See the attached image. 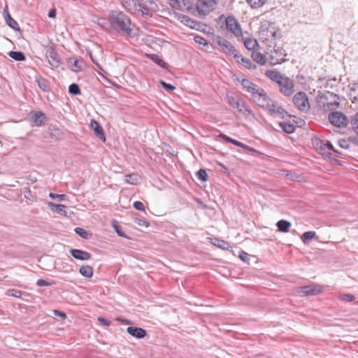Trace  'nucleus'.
Returning a JSON list of instances; mask_svg holds the SVG:
<instances>
[{"mask_svg": "<svg viewBox=\"0 0 358 358\" xmlns=\"http://www.w3.org/2000/svg\"><path fill=\"white\" fill-rule=\"evenodd\" d=\"M109 21L111 27L121 36H136L135 25L131 24L130 18L123 12L111 11L109 14Z\"/></svg>", "mask_w": 358, "mask_h": 358, "instance_id": "nucleus-1", "label": "nucleus"}, {"mask_svg": "<svg viewBox=\"0 0 358 358\" xmlns=\"http://www.w3.org/2000/svg\"><path fill=\"white\" fill-rule=\"evenodd\" d=\"M224 20L221 25L222 29H225L227 31L233 34L236 37L242 36V29L241 24L238 23L237 20L232 15H229L225 17L224 15L219 17V21L222 22Z\"/></svg>", "mask_w": 358, "mask_h": 358, "instance_id": "nucleus-2", "label": "nucleus"}, {"mask_svg": "<svg viewBox=\"0 0 358 358\" xmlns=\"http://www.w3.org/2000/svg\"><path fill=\"white\" fill-rule=\"evenodd\" d=\"M227 101L232 108H236L238 113L244 117L253 116L249 106L241 98L227 95Z\"/></svg>", "mask_w": 358, "mask_h": 358, "instance_id": "nucleus-3", "label": "nucleus"}, {"mask_svg": "<svg viewBox=\"0 0 358 358\" xmlns=\"http://www.w3.org/2000/svg\"><path fill=\"white\" fill-rule=\"evenodd\" d=\"M267 54L268 55V62L273 66L281 64L286 60L287 54L281 46L275 45L273 49Z\"/></svg>", "mask_w": 358, "mask_h": 358, "instance_id": "nucleus-4", "label": "nucleus"}, {"mask_svg": "<svg viewBox=\"0 0 358 358\" xmlns=\"http://www.w3.org/2000/svg\"><path fill=\"white\" fill-rule=\"evenodd\" d=\"M215 42L217 44L224 52L227 53L230 55H232L236 59H239L240 53L238 51L234 48V46L227 39L217 37Z\"/></svg>", "mask_w": 358, "mask_h": 358, "instance_id": "nucleus-5", "label": "nucleus"}, {"mask_svg": "<svg viewBox=\"0 0 358 358\" xmlns=\"http://www.w3.org/2000/svg\"><path fill=\"white\" fill-rule=\"evenodd\" d=\"M293 103L301 111L306 112L310 108L308 96L303 92H299L294 96Z\"/></svg>", "mask_w": 358, "mask_h": 358, "instance_id": "nucleus-6", "label": "nucleus"}, {"mask_svg": "<svg viewBox=\"0 0 358 358\" xmlns=\"http://www.w3.org/2000/svg\"><path fill=\"white\" fill-rule=\"evenodd\" d=\"M329 122L335 127H345L349 123V120L341 112L336 111L331 112L329 114Z\"/></svg>", "mask_w": 358, "mask_h": 358, "instance_id": "nucleus-7", "label": "nucleus"}, {"mask_svg": "<svg viewBox=\"0 0 358 358\" xmlns=\"http://www.w3.org/2000/svg\"><path fill=\"white\" fill-rule=\"evenodd\" d=\"M278 84L280 92L285 96H290L294 92V83L289 78L283 76Z\"/></svg>", "mask_w": 358, "mask_h": 358, "instance_id": "nucleus-8", "label": "nucleus"}, {"mask_svg": "<svg viewBox=\"0 0 358 358\" xmlns=\"http://www.w3.org/2000/svg\"><path fill=\"white\" fill-rule=\"evenodd\" d=\"M216 5V0H198L196 9L200 15H206L215 8Z\"/></svg>", "mask_w": 358, "mask_h": 358, "instance_id": "nucleus-9", "label": "nucleus"}, {"mask_svg": "<svg viewBox=\"0 0 358 358\" xmlns=\"http://www.w3.org/2000/svg\"><path fill=\"white\" fill-rule=\"evenodd\" d=\"M122 6L130 13H136L141 12L143 14L147 13L144 10L146 9L143 6L141 0H120Z\"/></svg>", "mask_w": 358, "mask_h": 358, "instance_id": "nucleus-10", "label": "nucleus"}, {"mask_svg": "<svg viewBox=\"0 0 358 358\" xmlns=\"http://www.w3.org/2000/svg\"><path fill=\"white\" fill-rule=\"evenodd\" d=\"M253 101L261 108L266 109L273 101L266 94V92L260 88L252 96Z\"/></svg>", "mask_w": 358, "mask_h": 358, "instance_id": "nucleus-11", "label": "nucleus"}, {"mask_svg": "<svg viewBox=\"0 0 358 358\" xmlns=\"http://www.w3.org/2000/svg\"><path fill=\"white\" fill-rule=\"evenodd\" d=\"M46 57L52 68H57L62 64L60 57L53 47L48 48Z\"/></svg>", "mask_w": 358, "mask_h": 358, "instance_id": "nucleus-12", "label": "nucleus"}, {"mask_svg": "<svg viewBox=\"0 0 358 358\" xmlns=\"http://www.w3.org/2000/svg\"><path fill=\"white\" fill-rule=\"evenodd\" d=\"M322 287L319 285H310L299 288V292L302 296H313L322 292Z\"/></svg>", "mask_w": 358, "mask_h": 358, "instance_id": "nucleus-13", "label": "nucleus"}, {"mask_svg": "<svg viewBox=\"0 0 358 358\" xmlns=\"http://www.w3.org/2000/svg\"><path fill=\"white\" fill-rule=\"evenodd\" d=\"M266 110H268L271 115L275 117H281L283 118L285 115H287V113L274 101H271V103H270Z\"/></svg>", "mask_w": 358, "mask_h": 358, "instance_id": "nucleus-14", "label": "nucleus"}, {"mask_svg": "<svg viewBox=\"0 0 358 358\" xmlns=\"http://www.w3.org/2000/svg\"><path fill=\"white\" fill-rule=\"evenodd\" d=\"M3 15L8 26L15 31H20V28L17 22L11 17L8 12V6H6L3 10Z\"/></svg>", "mask_w": 358, "mask_h": 358, "instance_id": "nucleus-15", "label": "nucleus"}, {"mask_svg": "<svg viewBox=\"0 0 358 358\" xmlns=\"http://www.w3.org/2000/svg\"><path fill=\"white\" fill-rule=\"evenodd\" d=\"M31 120L34 125L40 127L45 124V115L41 111H31L30 113Z\"/></svg>", "mask_w": 358, "mask_h": 358, "instance_id": "nucleus-16", "label": "nucleus"}, {"mask_svg": "<svg viewBox=\"0 0 358 358\" xmlns=\"http://www.w3.org/2000/svg\"><path fill=\"white\" fill-rule=\"evenodd\" d=\"M260 38L264 41H269L275 39L277 37V35H280L276 31L274 30V28H262L259 31Z\"/></svg>", "mask_w": 358, "mask_h": 358, "instance_id": "nucleus-17", "label": "nucleus"}, {"mask_svg": "<svg viewBox=\"0 0 358 358\" xmlns=\"http://www.w3.org/2000/svg\"><path fill=\"white\" fill-rule=\"evenodd\" d=\"M72 257L76 259L86 261L91 258V254L87 251L78 249H71L69 251Z\"/></svg>", "mask_w": 358, "mask_h": 358, "instance_id": "nucleus-18", "label": "nucleus"}, {"mask_svg": "<svg viewBox=\"0 0 358 358\" xmlns=\"http://www.w3.org/2000/svg\"><path fill=\"white\" fill-rule=\"evenodd\" d=\"M241 83L245 90L251 93L252 96L256 93L257 91L260 89V87H259L257 85L254 84L250 80L246 78L242 79Z\"/></svg>", "mask_w": 358, "mask_h": 358, "instance_id": "nucleus-19", "label": "nucleus"}, {"mask_svg": "<svg viewBox=\"0 0 358 358\" xmlns=\"http://www.w3.org/2000/svg\"><path fill=\"white\" fill-rule=\"evenodd\" d=\"M128 334L137 338H143L146 335V331L136 327H129L127 329Z\"/></svg>", "mask_w": 358, "mask_h": 358, "instance_id": "nucleus-20", "label": "nucleus"}, {"mask_svg": "<svg viewBox=\"0 0 358 358\" xmlns=\"http://www.w3.org/2000/svg\"><path fill=\"white\" fill-rule=\"evenodd\" d=\"M169 5L176 10L188 9L189 6L187 5L189 1L186 0H169Z\"/></svg>", "mask_w": 358, "mask_h": 358, "instance_id": "nucleus-21", "label": "nucleus"}, {"mask_svg": "<svg viewBox=\"0 0 358 358\" xmlns=\"http://www.w3.org/2000/svg\"><path fill=\"white\" fill-rule=\"evenodd\" d=\"M90 126H91V128L94 130L96 136L99 138H100L104 141H105L104 132H103L102 127L98 123V122H96L95 120H92L90 122Z\"/></svg>", "mask_w": 358, "mask_h": 358, "instance_id": "nucleus-22", "label": "nucleus"}, {"mask_svg": "<svg viewBox=\"0 0 358 358\" xmlns=\"http://www.w3.org/2000/svg\"><path fill=\"white\" fill-rule=\"evenodd\" d=\"M48 205L52 212L57 213L62 215H66V206L63 204H56L52 201L48 202Z\"/></svg>", "mask_w": 358, "mask_h": 358, "instance_id": "nucleus-23", "label": "nucleus"}, {"mask_svg": "<svg viewBox=\"0 0 358 358\" xmlns=\"http://www.w3.org/2000/svg\"><path fill=\"white\" fill-rule=\"evenodd\" d=\"M251 57L255 62L262 66L266 64V62L268 61V58H266L265 55L257 50H253L252 52Z\"/></svg>", "mask_w": 358, "mask_h": 358, "instance_id": "nucleus-24", "label": "nucleus"}, {"mask_svg": "<svg viewBox=\"0 0 358 358\" xmlns=\"http://www.w3.org/2000/svg\"><path fill=\"white\" fill-rule=\"evenodd\" d=\"M349 96L352 102L358 105V83L351 84Z\"/></svg>", "mask_w": 358, "mask_h": 358, "instance_id": "nucleus-25", "label": "nucleus"}, {"mask_svg": "<svg viewBox=\"0 0 358 358\" xmlns=\"http://www.w3.org/2000/svg\"><path fill=\"white\" fill-rule=\"evenodd\" d=\"M148 57L162 68L165 69H168V64L158 55L150 54L148 55Z\"/></svg>", "mask_w": 358, "mask_h": 358, "instance_id": "nucleus-26", "label": "nucleus"}, {"mask_svg": "<svg viewBox=\"0 0 358 358\" xmlns=\"http://www.w3.org/2000/svg\"><path fill=\"white\" fill-rule=\"evenodd\" d=\"M80 273L86 278H91L93 275L94 269L91 266H81L79 269Z\"/></svg>", "mask_w": 358, "mask_h": 358, "instance_id": "nucleus-27", "label": "nucleus"}, {"mask_svg": "<svg viewBox=\"0 0 358 358\" xmlns=\"http://www.w3.org/2000/svg\"><path fill=\"white\" fill-rule=\"evenodd\" d=\"M212 243L214 245L226 250H228L231 248L228 242L217 238L212 240Z\"/></svg>", "mask_w": 358, "mask_h": 358, "instance_id": "nucleus-28", "label": "nucleus"}, {"mask_svg": "<svg viewBox=\"0 0 358 358\" xmlns=\"http://www.w3.org/2000/svg\"><path fill=\"white\" fill-rule=\"evenodd\" d=\"M276 226L278 231L285 233L289 231L291 223L285 220H281L277 222Z\"/></svg>", "mask_w": 358, "mask_h": 358, "instance_id": "nucleus-29", "label": "nucleus"}, {"mask_svg": "<svg viewBox=\"0 0 358 358\" xmlns=\"http://www.w3.org/2000/svg\"><path fill=\"white\" fill-rule=\"evenodd\" d=\"M266 76L277 83H278L280 80L283 77L282 75L273 70L267 71L266 72Z\"/></svg>", "mask_w": 358, "mask_h": 358, "instance_id": "nucleus-30", "label": "nucleus"}, {"mask_svg": "<svg viewBox=\"0 0 358 358\" xmlns=\"http://www.w3.org/2000/svg\"><path fill=\"white\" fill-rule=\"evenodd\" d=\"M237 62H241L245 68L248 69H252L256 68V65L252 64V61H250L249 59L243 57V55L241 54L239 59H237Z\"/></svg>", "mask_w": 358, "mask_h": 358, "instance_id": "nucleus-31", "label": "nucleus"}, {"mask_svg": "<svg viewBox=\"0 0 358 358\" xmlns=\"http://www.w3.org/2000/svg\"><path fill=\"white\" fill-rule=\"evenodd\" d=\"M245 47L250 50H255V48L258 46V43L256 39L252 38H247L244 40Z\"/></svg>", "mask_w": 358, "mask_h": 358, "instance_id": "nucleus-32", "label": "nucleus"}, {"mask_svg": "<svg viewBox=\"0 0 358 358\" xmlns=\"http://www.w3.org/2000/svg\"><path fill=\"white\" fill-rule=\"evenodd\" d=\"M8 55L10 58L17 62H22L26 59L24 53L20 51H10Z\"/></svg>", "mask_w": 358, "mask_h": 358, "instance_id": "nucleus-33", "label": "nucleus"}, {"mask_svg": "<svg viewBox=\"0 0 358 358\" xmlns=\"http://www.w3.org/2000/svg\"><path fill=\"white\" fill-rule=\"evenodd\" d=\"M36 83L40 89L43 91L46 92L48 90V82L46 79L41 76H37L36 78Z\"/></svg>", "mask_w": 358, "mask_h": 358, "instance_id": "nucleus-34", "label": "nucleus"}, {"mask_svg": "<svg viewBox=\"0 0 358 358\" xmlns=\"http://www.w3.org/2000/svg\"><path fill=\"white\" fill-rule=\"evenodd\" d=\"M280 127L287 134H292L295 131V126L288 122H280Z\"/></svg>", "mask_w": 358, "mask_h": 358, "instance_id": "nucleus-35", "label": "nucleus"}, {"mask_svg": "<svg viewBox=\"0 0 358 358\" xmlns=\"http://www.w3.org/2000/svg\"><path fill=\"white\" fill-rule=\"evenodd\" d=\"M126 182L131 185H136L138 182V177L136 174H129L125 176Z\"/></svg>", "mask_w": 358, "mask_h": 358, "instance_id": "nucleus-36", "label": "nucleus"}, {"mask_svg": "<svg viewBox=\"0 0 358 358\" xmlns=\"http://www.w3.org/2000/svg\"><path fill=\"white\" fill-rule=\"evenodd\" d=\"M315 236V231H306L301 236V240L304 243H306L309 241L312 240Z\"/></svg>", "mask_w": 358, "mask_h": 358, "instance_id": "nucleus-37", "label": "nucleus"}, {"mask_svg": "<svg viewBox=\"0 0 358 358\" xmlns=\"http://www.w3.org/2000/svg\"><path fill=\"white\" fill-rule=\"evenodd\" d=\"M246 1L252 8H257L262 6L266 0H246Z\"/></svg>", "mask_w": 358, "mask_h": 358, "instance_id": "nucleus-38", "label": "nucleus"}, {"mask_svg": "<svg viewBox=\"0 0 358 358\" xmlns=\"http://www.w3.org/2000/svg\"><path fill=\"white\" fill-rule=\"evenodd\" d=\"M69 93L73 95L80 94L81 92L78 85L72 83L69 87Z\"/></svg>", "mask_w": 358, "mask_h": 358, "instance_id": "nucleus-39", "label": "nucleus"}, {"mask_svg": "<svg viewBox=\"0 0 358 358\" xmlns=\"http://www.w3.org/2000/svg\"><path fill=\"white\" fill-rule=\"evenodd\" d=\"M182 22H183L187 26L191 28H194L195 24H196V22L195 20H194L193 19L190 18L187 15H183L182 17Z\"/></svg>", "mask_w": 358, "mask_h": 358, "instance_id": "nucleus-40", "label": "nucleus"}, {"mask_svg": "<svg viewBox=\"0 0 358 358\" xmlns=\"http://www.w3.org/2000/svg\"><path fill=\"white\" fill-rule=\"evenodd\" d=\"M350 124L353 131L358 135V113L352 117Z\"/></svg>", "mask_w": 358, "mask_h": 358, "instance_id": "nucleus-41", "label": "nucleus"}, {"mask_svg": "<svg viewBox=\"0 0 358 358\" xmlns=\"http://www.w3.org/2000/svg\"><path fill=\"white\" fill-rule=\"evenodd\" d=\"M22 291L15 289H9L6 292L7 295L16 298H20L22 296Z\"/></svg>", "mask_w": 358, "mask_h": 358, "instance_id": "nucleus-42", "label": "nucleus"}, {"mask_svg": "<svg viewBox=\"0 0 358 358\" xmlns=\"http://www.w3.org/2000/svg\"><path fill=\"white\" fill-rule=\"evenodd\" d=\"M198 179L202 182H206L208 180V174L206 170L201 169L196 173Z\"/></svg>", "mask_w": 358, "mask_h": 358, "instance_id": "nucleus-43", "label": "nucleus"}, {"mask_svg": "<svg viewBox=\"0 0 358 358\" xmlns=\"http://www.w3.org/2000/svg\"><path fill=\"white\" fill-rule=\"evenodd\" d=\"M23 194L26 199L32 201H34L36 199V196L32 194L31 191L29 188H24L23 190Z\"/></svg>", "mask_w": 358, "mask_h": 358, "instance_id": "nucleus-44", "label": "nucleus"}, {"mask_svg": "<svg viewBox=\"0 0 358 358\" xmlns=\"http://www.w3.org/2000/svg\"><path fill=\"white\" fill-rule=\"evenodd\" d=\"M338 299L341 301L350 302L355 299V296L350 294H344L339 295Z\"/></svg>", "mask_w": 358, "mask_h": 358, "instance_id": "nucleus-45", "label": "nucleus"}, {"mask_svg": "<svg viewBox=\"0 0 358 358\" xmlns=\"http://www.w3.org/2000/svg\"><path fill=\"white\" fill-rule=\"evenodd\" d=\"M75 232L83 238H88V235H89L88 232L83 228L76 227L75 229Z\"/></svg>", "mask_w": 358, "mask_h": 358, "instance_id": "nucleus-46", "label": "nucleus"}, {"mask_svg": "<svg viewBox=\"0 0 358 358\" xmlns=\"http://www.w3.org/2000/svg\"><path fill=\"white\" fill-rule=\"evenodd\" d=\"M194 40L196 43H199L200 45H202L203 46H208V43L207 40L201 36H195L194 37Z\"/></svg>", "mask_w": 358, "mask_h": 358, "instance_id": "nucleus-47", "label": "nucleus"}, {"mask_svg": "<svg viewBox=\"0 0 358 358\" xmlns=\"http://www.w3.org/2000/svg\"><path fill=\"white\" fill-rule=\"evenodd\" d=\"M339 106V103L337 101L333 102L324 103V107L328 110H334Z\"/></svg>", "mask_w": 358, "mask_h": 358, "instance_id": "nucleus-48", "label": "nucleus"}, {"mask_svg": "<svg viewBox=\"0 0 358 358\" xmlns=\"http://www.w3.org/2000/svg\"><path fill=\"white\" fill-rule=\"evenodd\" d=\"M159 83L161 84V85L164 87V89L167 91V92H171V91H173L175 89H176V87L173 86V85L171 84H169V83H166L165 81L164 80H160L159 81Z\"/></svg>", "mask_w": 358, "mask_h": 358, "instance_id": "nucleus-49", "label": "nucleus"}, {"mask_svg": "<svg viewBox=\"0 0 358 358\" xmlns=\"http://www.w3.org/2000/svg\"><path fill=\"white\" fill-rule=\"evenodd\" d=\"M71 69L76 72L82 70V66L80 65V61L78 59H75L73 60V63L71 64Z\"/></svg>", "mask_w": 358, "mask_h": 358, "instance_id": "nucleus-50", "label": "nucleus"}, {"mask_svg": "<svg viewBox=\"0 0 358 358\" xmlns=\"http://www.w3.org/2000/svg\"><path fill=\"white\" fill-rule=\"evenodd\" d=\"M234 145L238 146V147H240V148H242L245 150H250V151H255V149L253 148H251L250 147H248V145L243 144V143L238 141H236L234 139V141H233V143Z\"/></svg>", "mask_w": 358, "mask_h": 358, "instance_id": "nucleus-51", "label": "nucleus"}, {"mask_svg": "<svg viewBox=\"0 0 358 358\" xmlns=\"http://www.w3.org/2000/svg\"><path fill=\"white\" fill-rule=\"evenodd\" d=\"M36 285L38 286V287H43V286H51V285H55V282H48V281H46L43 279H38L37 281H36Z\"/></svg>", "mask_w": 358, "mask_h": 358, "instance_id": "nucleus-52", "label": "nucleus"}, {"mask_svg": "<svg viewBox=\"0 0 358 358\" xmlns=\"http://www.w3.org/2000/svg\"><path fill=\"white\" fill-rule=\"evenodd\" d=\"M49 196L52 199H58L60 201H64L66 198L65 194H57L55 193H50Z\"/></svg>", "mask_w": 358, "mask_h": 358, "instance_id": "nucleus-53", "label": "nucleus"}, {"mask_svg": "<svg viewBox=\"0 0 358 358\" xmlns=\"http://www.w3.org/2000/svg\"><path fill=\"white\" fill-rule=\"evenodd\" d=\"M134 222L140 227H148L150 225L149 222L148 221H146L145 220H141V219H138V218H136L134 220Z\"/></svg>", "mask_w": 358, "mask_h": 358, "instance_id": "nucleus-54", "label": "nucleus"}, {"mask_svg": "<svg viewBox=\"0 0 358 358\" xmlns=\"http://www.w3.org/2000/svg\"><path fill=\"white\" fill-rule=\"evenodd\" d=\"M134 207L135 209H136L138 210H145L144 204L141 201H136L134 203Z\"/></svg>", "mask_w": 358, "mask_h": 358, "instance_id": "nucleus-55", "label": "nucleus"}, {"mask_svg": "<svg viewBox=\"0 0 358 358\" xmlns=\"http://www.w3.org/2000/svg\"><path fill=\"white\" fill-rule=\"evenodd\" d=\"M113 227L118 236L121 237H126V234L122 231L120 227L117 226L116 224H114Z\"/></svg>", "mask_w": 358, "mask_h": 358, "instance_id": "nucleus-56", "label": "nucleus"}, {"mask_svg": "<svg viewBox=\"0 0 358 358\" xmlns=\"http://www.w3.org/2000/svg\"><path fill=\"white\" fill-rule=\"evenodd\" d=\"M338 144L341 148L348 149L349 148V144L345 140H341L338 141Z\"/></svg>", "mask_w": 358, "mask_h": 358, "instance_id": "nucleus-57", "label": "nucleus"}, {"mask_svg": "<svg viewBox=\"0 0 358 358\" xmlns=\"http://www.w3.org/2000/svg\"><path fill=\"white\" fill-rule=\"evenodd\" d=\"M98 320L101 322V324H103V326H106V327H108L110 326V322L107 320L106 319L103 318V317H99L98 318Z\"/></svg>", "mask_w": 358, "mask_h": 358, "instance_id": "nucleus-58", "label": "nucleus"}, {"mask_svg": "<svg viewBox=\"0 0 358 358\" xmlns=\"http://www.w3.org/2000/svg\"><path fill=\"white\" fill-rule=\"evenodd\" d=\"M326 148L328 150H330V151H332V152L334 150V148L333 145L329 141H327V143H325L324 144V150H325Z\"/></svg>", "mask_w": 358, "mask_h": 358, "instance_id": "nucleus-59", "label": "nucleus"}, {"mask_svg": "<svg viewBox=\"0 0 358 358\" xmlns=\"http://www.w3.org/2000/svg\"><path fill=\"white\" fill-rule=\"evenodd\" d=\"M54 313H55V315L59 316L62 318H65L66 317L65 313H63V312H61L59 310H54Z\"/></svg>", "mask_w": 358, "mask_h": 358, "instance_id": "nucleus-60", "label": "nucleus"}, {"mask_svg": "<svg viewBox=\"0 0 358 358\" xmlns=\"http://www.w3.org/2000/svg\"><path fill=\"white\" fill-rule=\"evenodd\" d=\"M56 16V10L51 9L48 13V17L50 18H54Z\"/></svg>", "mask_w": 358, "mask_h": 358, "instance_id": "nucleus-61", "label": "nucleus"}, {"mask_svg": "<svg viewBox=\"0 0 358 358\" xmlns=\"http://www.w3.org/2000/svg\"><path fill=\"white\" fill-rule=\"evenodd\" d=\"M334 155L337 157L343 158V154L341 152L338 151L337 150L334 149L333 151Z\"/></svg>", "mask_w": 358, "mask_h": 358, "instance_id": "nucleus-62", "label": "nucleus"}, {"mask_svg": "<svg viewBox=\"0 0 358 358\" xmlns=\"http://www.w3.org/2000/svg\"><path fill=\"white\" fill-rule=\"evenodd\" d=\"M247 257H248V254H247L246 252H241L240 253L239 257H240L242 260L245 261V259L247 258Z\"/></svg>", "mask_w": 358, "mask_h": 358, "instance_id": "nucleus-63", "label": "nucleus"}, {"mask_svg": "<svg viewBox=\"0 0 358 358\" xmlns=\"http://www.w3.org/2000/svg\"><path fill=\"white\" fill-rule=\"evenodd\" d=\"M323 155H325L326 157H329V158H331V155H333V153L327 152L324 151Z\"/></svg>", "mask_w": 358, "mask_h": 358, "instance_id": "nucleus-64", "label": "nucleus"}]
</instances>
